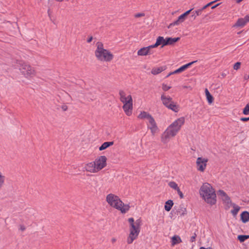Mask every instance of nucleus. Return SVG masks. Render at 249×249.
I'll return each instance as SVG.
<instances>
[{"label": "nucleus", "instance_id": "nucleus-1", "mask_svg": "<svg viewBox=\"0 0 249 249\" xmlns=\"http://www.w3.org/2000/svg\"><path fill=\"white\" fill-rule=\"evenodd\" d=\"M184 123L185 118L183 117L175 120L161 134L160 137L161 142L163 144L167 143L172 138L176 136Z\"/></svg>", "mask_w": 249, "mask_h": 249}, {"label": "nucleus", "instance_id": "nucleus-2", "mask_svg": "<svg viewBox=\"0 0 249 249\" xmlns=\"http://www.w3.org/2000/svg\"><path fill=\"white\" fill-rule=\"evenodd\" d=\"M199 194L200 197L207 204L213 206L216 203V194L212 185L205 182L200 186Z\"/></svg>", "mask_w": 249, "mask_h": 249}, {"label": "nucleus", "instance_id": "nucleus-3", "mask_svg": "<svg viewBox=\"0 0 249 249\" xmlns=\"http://www.w3.org/2000/svg\"><path fill=\"white\" fill-rule=\"evenodd\" d=\"M106 200L111 207L120 211L122 213H126L130 208L129 204H124L119 196L112 193L107 195Z\"/></svg>", "mask_w": 249, "mask_h": 249}, {"label": "nucleus", "instance_id": "nucleus-4", "mask_svg": "<svg viewBox=\"0 0 249 249\" xmlns=\"http://www.w3.org/2000/svg\"><path fill=\"white\" fill-rule=\"evenodd\" d=\"M94 54L96 59L100 62H109L114 58V55L111 51L105 49L103 43L100 41L96 43Z\"/></svg>", "mask_w": 249, "mask_h": 249}, {"label": "nucleus", "instance_id": "nucleus-5", "mask_svg": "<svg viewBox=\"0 0 249 249\" xmlns=\"http://www.w3.org/2000/svg\"><path fill=\"white\" fill-rule=\"evenodd\" d=\"M19 65V71L26 78H30L36 76V71L35 68L22 61L20 62Z\"/></svg>", "mask_w": 249, "mask_h": 249}, {"label": "nucleus", "instance_id": "nucleus-6", "mask_svg": "<svg viewBox=\"0 0 249 249\" xmlns=\"http://www.w3.org/2000/svg\"><path fill=\"white\" fill-rule=\"evenodd\" d=\"M161 100L162 104L168 109L175 112H178L179 110V106L178 104L173 101L172 98L169 95L163 93L161 95Z\"/></svg>", "mask_w": 249, "mask_h": 249}, {"label": "nucleus", "instance_id": "nucleus-7", "mask_svg": "<svg viewBox=\"0 0 249 249\" xmlns=\"http://www.w3.org/2000/svg\"><path fill=\"white\" fill-rule=\"evenodd\" d=\"M208 161L209 160L206 157H198L196 162V170L199 172H204L207 168Z\"/></svg>", "mask_w": 249, "mask_h": 249}, {"label": "nucleus", "instance_id": "nucleus-8", "mask_svg": "<svg viewBox=\"0 0 249 249\" xmlns=\"http://www.w3.org/2000/svg\"><path fill=\"white\" fill-rule=\"evenodd\" d=\"M107 158L106 156H100L96 158L92 162L98 171H100L107 166Z\"/></svg>", "mask_w": 249, "mask_h": 249}, {"label": "nucleus", "instance_id": "nucleus-9", "mask_svg": "<svg viewBox=\"0 0 249 249\" xmlns=\"http://www.w3.org/2000/svg\"><path fill=\"white\" fill-rule=\"evenodd\" d=\"M217 194L222 200L226 209H229L231 207V206L233 203H232L229 196L224 191L221 190H219L217 192Z\"/></svg>", "mask_w": 249, "mask_h": 249}, {"label": "nucleus", "instance_id": "nucleus-10", "mask_svg": "<svg viewBox=\"0 0 249 249\" xmlns=\"http://www.w3.org/2000/svg\"><path fill=\"white\" fill-rule=\"evenodd\" d=\"M146 123L147 127L150 130L152 136H155L156 134L159 132V129L158 128L157 123L153 117H152L148 121H146Z\"/></svg>", "mask_w": 249, "mask_h": 249}, {"label": "nucleus", "instance_id": "nucleus-11", "mask_svg": "<svg viewBox=\"0 0 249 249\" xmlns=\"http://www.w3.org/2000/svg\"><path fill=\"white\" fill-rule=\"evenodd\" d=\"M192 9L187 11L178 17V18L175 21L170 23L168 26V28L172 26L178 25L183 22L186 19L187 16L190 13Z\"/></svg>", "mask_w": 249, "mask_h": 249}, {"label": "nucleus", "instance_id": "nucleus-12", "mask_svg": "<svg viewBox=\"0 0 249 249\" xmlns=\"http://www.w3.org/2000/svg\"><path fill=\"white\" fill-rule=\"evenodd\" d=\"M128 221L130 224L129 230L140 231L142 221L140 219L134 221L133 218H129Z\"/></svg>", "mask_w": 249, "mask_h": 249}, {"label": "nucleus", "instance_id": "nucleus-13", "mask_svg": "<svg viewBox=\"0 0 249 249\" xmlns=\"http://www.w3.org/2000/svg\"><path fill=\"white\" fill-rule=\"evenodd\" d=\"M120 100L123 105L133 103V99L130 94H127L124 91L121 90L119 92Z\"/></svg>", "mask_w": 249, "mask_h": 249}, {"label": "nucleus", "instance_id": "nucleus-14", "mask_svg": "<svg viewBox=\"0 0 249 249\" xmlns=\"http://www.w3.org/2000/svg\"><path fill=\"white\" fill-rule=\"evenodd\" d=\"M140 231L129 230V233L127 237L126 242L128 244H131L136 240Z\"/></svg>", "mask_w": 249, "mask_h": 249}, {"label": "nucleus", "instance_id": "nucleus-15", "mask_svg": "<svg viewBox=\"0 0 249 249\" xmlns=\"http://www.w3.org/2000/svg\"><path fill=\"white\" fill-rule=\"evenodd\" d=\"M249 22V14L246 15L244 18H239L233 25L235 27H243Z\"/></svg>", "mask_w": 249, "mask_h": 249}, {"label": "nucleus", "instance_id": "nucleus-16", "mask_svg": "<svg viewBox=\"0 0 249 249\" xmlns=\"http://www.w3.org/2000/svg\"><path fill=\"white\" fill-rule=\"evenodd\" d=\"M154 48L152 45L147 47H143L137 52V54L139 56H145L151 54L150 50L151 49Z\"/></svg>", "mask_w": 249, "mask_h": 249}, {"label": "nucleus", "instance_id": "nucleus-17", "mask_svg": "<svg viewBox=\"0 0 249 249\" xmlns=\"http://www.w3.org/2000/svg\"><path fill=\"white\" fill-rule=\"evenodd\" d=\"M123 109L127 116H130L133 112V103L123 105Z\"/></svg>", "mask_w": 249, "mask_h": 249}, {"label": "nucleus", "instance_id": "nucleus-18", "mask_svg": "<svg viewBox=\"0 0 249 249\" xmlns=\"http://www.w3.org/2000/svg\"><path fill=\"white\" fill-rule=\"evenodd\" d=\"M196 62H197V61H194L191 62H190L188 64L184 65L182 66L181 67H180V68H179L178 69L174 71H172V73H174V74L181 73L182 71L186 70L188 68H189L191 66H192L193 64L195 63Z\"/></svg>", "mask_w": 249, "mask_h": 249}, {"label": "nucleus", "instance_id": "nucleus-19", "mask_svg": "<svg viewBox=\"0 0 249 249\" xmlns=\"http://www.w3.org/2000/svg\"><path fill=\"white\" fill-rule=\"evenodd\" d=\"M153 117L150 113L145 111H142L140 112L137 118L140 120H145L148 121Z\"/></svg>", "mask_w": 249, "mask_h": 249}, {"label": "nucleus", "instance_id": "nucleus-20", "mask_svg": "<svg viewBox=\"0 0 249 249\" xmlns=\"http://www.w3.org/2000/svg\"><path fill=\"white\" fill-rule=\"evenodd\" d=\"M161 45L162 47L167 45L166 38H164L163 36H159L156 40L155 44L152 45L153 48H156L159 45Z\"/></svg>", "mask_w": 249, "mask_h": 249}, {"label": "nucleus", "instance_id": "nucleus-21", "mask_svg": "<svg viewBox=\"0 0 249 249\" xmlns=\"http://www.w3.org/2000/svg\"><path fill=\"white\" fill-rule=\"evenodd\" d=\"M84 169L87 172L93 173L94 170H93V162L91 161L86 163L84 165Z\"/></svg>", "mask_w": 249, "mask_h": 249}, {"label": "nucleus", "instance_id": "nucleus-22", "mask_svg": "<svg viewBox=\"0 0 249 249\" xmlns=\"http://www.w3.org/2000/svg\"><path fill=\"white\" fill-rule=\"evenodd\" d=\"M165 67H154L151 70V73L153 75H157L165 70Z\"/></svg>", "mask_w": 249, "mask_h": 249}, {"label": "nucleus", "instance_id": "nucleus-23", "mask_svg": "<svg viewBox=\"0 0 249 249\" xmlns=\"http://www.w3.org/2000/svg\"><path fill=\"white\" fill-rule=\"evenodd\" d=\"M240 216H241V219L243 223H245L249 221V212H248L247 211L243 212L241 214Z\"/></svg>", "mask_w": 249, "mask_h": 249}, {"label": "nucleus", "instance_id": "nucleus-24", "mask_svg": "<svg viewBox=\"0 0 249 249\" xmlns=\"http://www.w3.org/2000/svg\"><path fill=\"white\" fill-rule=\"evenodd\" d=\"M205 93L208 103L209 104H211L213 102V97L211 94L207 89H205Z\"/></svg>", "mask_w": 249, "mask_h": 249}, {"label": "nucleus", "instance_id": "nucleus-25", "mask_svg": "<svg viewBox=\"0 0 249 249\" xmlns=\"http://www.w3.org/2000/svg\"><path fill=\"white\" fill-rule=\"evenodd\" d=\"M182 242L181 238L178 235H174L171 238V244L172 246L180 243Z\"/></svg>", "mask_w": 249, "mask_h": 249}, {"label": "nucleus", "instance_id": "nucleus-26", "mask_svg": "<svg viewBox=\"0 0 249 249\" xmlns=\"http://www.w3.org/2000/svg\"><path fill=\"white\" fill-rule=\"evenodd\" d=\"M113 142H104L102 145L99 147V149L100 151H102L107 149V147L112 146L113 144Z\"/></svg>", "mask_w": 249, "mask_h": 249}, {"label": "nucleus", "instance_id": "nucleus-27", "mask_svg": "<svg viewBox=\"0 0 249 249\" xmlns=\"http://www.w3.org/2000/svg\"><path fill=\"white\" fill-rule=\"evenodd\" d=\"M174 204V203L172 200H168L165 202V205H164V209L165 210L169 212L171 210L172 207H173Z\"/></svg>", "mask_w": 249, "mask_h": 249}, {"label": "nucleus", "instance_id": "nucleus-28", "mask_svg": "<svg viewBox=\"0 0 249 249\" xmlns=\"http://www.w3.org/2000/svg\"><path fill=\"white\" fill-rule=\"evenodd\" d=\"M180 39L179 37L172 38V37H166V41L167 45H172L175 42H177Z\"/></svg>", "mask_w": 249, "mask_h": 249}, {"label": "nucleus", "instance_id": "nucleus-29", "mask_svg": "<svg viewBox=\"0 0 249 249\" xmlns=\"http://www.w3.org/2000/svg\"><path fill=\"white\" fill-rule=\"evenodd\" d=\"M231 207L233 208V210L231 211V213L233 215L235 216L238 213L239 211L240 210V207L234 203H233Z\"/></svg>", "mask_w": 249, "mask_h": 249}, {"label": "nucleus", "instance_id": "nucleus-30", "mask_svg": "<svg viewBox=\"0 0 249 249\" xmlns=\"http://www.w3.org/2000/svg\"><path fill=\"white\" fill-rule=\"evenodd\" d=\"M237 239L242 243L249 239V235H239L237 236Z\"/></svg>", "mask_w": 249, "mask_h": 249}, {"label": "nucleus", "instance_id": "nucleus-31", "mask_svg": "<svg viewBox=\"0 0 249 249\" xmlns=\"http://www.w3.org/2000/svg\"><path fill=\"white\" fill-rule=\"evenodd\" d=\"M168 185L171 188L176 190L177 191L179 189L178 184L174 181H170L168 183Z\"/></svg>", "mask_w": 249, "mask_h": 249}, {"label": "nucleus", "instance_id": "nucleus-32", "mask_svg": "<svg viewBox=\"0 0 249 249\" xmlns=\"http://www.w3.org/2000/svg\"><path fill=\"white\" fill-rule=\"evenodd\" d=\"M243 113L245 115L249 114V104H248L244 107Z\"/></svg>", "mask_w": 249, "mask_h": 249}, {"label": "nucleus", "instance_id": "nucleus-33", "mask_svg": "<svg viewBox=\"0 0 249 249\" xmlns=\"http://www.w3.org/2000/svg\"><path fill=\"white\" fill-rule=\"evenodd\" d=\"M171 87L170 86H168L167 85H166L164 83H163L162 84V89L163 90H164L165 91L168 90L169 89H171Z\"/></svg>", "mask_w": 249, "mask_h": 249}, {"label": "nucleus", "instance_id": "nucleus-34", "mask_svg": "<svg viewBox=\"0 0 249 249\" xmlns=\"http://www.w3.org/2000/svg\"><path fill=\"white\" fill-rule=\"evenodd\" d=\"M202 13V9H198L197 10L195 11L194 15H193L192 16L194 17V18H195L197 16H198L201 14Z\"/></svg>", "mask_w": 249, "mask_h": 249}, {"label": "nucleus", "instance_id": "nucleus-35", "mask_svg": "<svg viewBox=\"0 0 249 249\" xmlns=\"http://www.w3.org/2000/svg\"><path fill=\"white\" fill-rule=\"evenodd\" d=\"M241 63L237 62L235 63L233 66V69L235 70H238L240 68Z\"/></svg>", "mask_w": 249, "mask_h": 249}, {"label": "nucleus", "instance_id": "nucleus-36", "mask_svg": "<svg viewBox=\"0 0 249 249\" xmlns=\"http://www.w3.org/2000/svg\"><path fill=\"white\" fill-rule=\"evenodd\" d=\"M145 14L143 13H137L134 15V17L136 18H138L142 17H144Z\"/></svg>", "mask_w": 249, "mask_h": 249}, {"label": "nucleus", "instance_id": "nucleus-37", "mask_svg": "<svg viewBox=\"0 0 249 249\" xmlns=\"http://www.w3.org/2000/svg\"><path fill=\"white\" fill-rule=\"evenodd\" d=\"M177 193H178V195H179L180 198H183L184 197V195H183V193H182V192L180 191V189H179L177 191Z\"/></svg>", "mask_w": 249, "mask_h": 249}, {"label": "nucleus", "instance_id": "nucleus-38", "mask_svg": "<svg viewBox=\"0 0 249 249\" xmlns=\"http://www.w3.org/2000/svg\"><path fill=\"white\" fill-rule=\"evenodd\" d=\"M61 108L63 111H66L68 110V107L66 105H63L61 106Z\"/></svg>", "mask_w": 249, "mask_h": 249}, {"label": "nucleus", "instance_id": "nucleus-39", "mask_svg": "<svg viewBox=\"0 0 249 249\" xmlns=\"http://www.w3.org/2000/svg\"><path fill=\"white\" fill-rule=\"evenodd\" d=\"M93 170H94L93 174L99 172L98 169L96 167L94 164L93 163Z\"/></svg>", "mask_w": 249, "mask_h": 249}, {"label": "nucleus", "instance_id": "nucleus-40", "mask_svg": "<svg viewBox=\"0 0 249 249\" xmlns=\"http://www.w3.org/2000/svg\"><path fill=\"white\" fill-rule=\"evenodd\" d=\"M19 229L21 231H24L25 230L26 228H25V227L24 225H21L19 226Z\"/></svg>", "mask_w": 249, "mask_h": 249}, {"label": "nucleus", "instance_id": "nucleus-41", "mask_svg": "<svg viewBox=\"0 0 249 249\" xmlns=\"http://www.w3.org/2000/svg\"><path fill=\"white\" fill-rule=\"evenodd\" d=\"M240 120L242 122H247L249 121V117L248 118L246 117H242L240 118Z\"/></svg>", "mask_w": 249, "mask_h": 249}, {"label": "nucleus", "instance_id": "nucleus-42", "mask_svg": "<svg viewBox=\"0 0 249 249\" xmlns=\"http://www.w3.org/2000/svg\"><path fill=\"white\" fill-rule=\"evenodd\" d=\"M199 249H213L212 248L209 247V248H204V247H200Z\"/></svg>", "mask_w": 249, "mask_h": 249}, {"label": "nucleus", "instance_id": "nucleus-43", "mask_svg": "<svg viewBox=\"0 0 249 249\" xmlns=\"http://www.w3.org/2000/svg\"><path fill=\"white\" fill-rule=\"evenodd\" d=\"M244 78L246 80H248L249 78V75H245Z\"/></svg>", "mask_w": 249, "mask_h": 249}, {"label": "nucleus", "instance_id": "nucleus-44", "mask_svg": "<svg viewBox=\"0 0 249 249\" xmlns=\"http://www.w3.org/2000/svg\"><path fill=\"white\" fill-rule=\"evenodd\" d=\"M92 39V37H90L88 39V40L87 41L88 42H89V43L91 41Z\"/></svg>", "mask_w": 249, "mask_h": 249}, {"label": "nucleus", "instance_id": "nucleus-45", "mask_svg": "<svg viewBox=\"0 0 249 249\" xmlns=\"http://www.w3.org/2000/svg\"><path fill=\"white\" fill-rule=\"evenodd\" d=\"M219 4L218 3V4H217L214 5V6H213L212 7V9H214V8H216Z\"/></svg>", "mask_w": 249, "mask_h": 249}, {"label": "nucleus", "instance_id": "nucleus-46", "mask_svg": "<svg viewBox=\"0 0 249 249\" xmlns=\"http://www.w3.org/2000/svg\"><path fill=\"white\" fill-rule=\"evenodd\" d=\"M172 74H174V73H172V72H170V73H168V74L166 76V77H168L169 76H170V75H171Z\"/></svg>", "mask_w": 249, "mask_h": 249}, {"label": "nucleus", "instance_id": "nucleus-47", "mask_svg": "<svg viewBox=\"0 0 249 249\" xmlns=\"http://www.w3.org/2000/svg\"><path fill=\"white\" fill-rule=\"evenodd\" d=\"M236 1V2L237 3H240V2H241L243 0H235Z\"/></svg>", "mask_w": 249, "mask_h": 249}, {"label": "nucleus", "instance_id": "nucleus-48", "mask_svg": "<svg viewBox=\"0 0 249 249\" xmlns=\"http://www.w3.org/2000/svg\"><path fill=\"white\" fill-rule=\"evenodd\" d=\"M56 1H58V2H61L63 0H55Z\"/></svg>", "mask_w": 249, "mask_h": 249}, {"label": "nucleus", "instance_id": "nucleus-49", "mask_svg": "<svg viewBox=\"0 0 249 249\" xmlns=\"http://www.w3.org/2000/svg\"><path fill=\"white\" fill-rule=\"evenodd\" d=\"M112 242H115L116 241L115 239H112Z\"/></svg>", "mask_w": 249, "mask_h": 249}, {"label": "nucleus", "instance_id": "nucleus-50", "mask_svg": "<svg viewBox=\"0 0 249 249\" xmlns=\"http://www.w3.org/2000/svg\"><path fill=\"white\" fill-rule=\"evenodd\" d=\"M192 238L194 239H195V237H192Z\"/></svg>", "mask_w": 249, "mask_h": 249}]
</instances>
